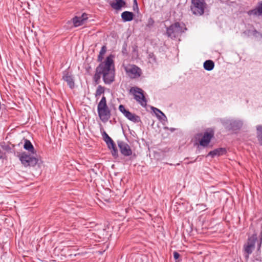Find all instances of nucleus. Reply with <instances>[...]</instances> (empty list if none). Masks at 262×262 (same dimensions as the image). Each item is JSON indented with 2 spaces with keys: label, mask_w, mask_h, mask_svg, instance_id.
<instances>
[{
  "label": "nucleus",
  "mask_w": 262,
  "mask_h": 262,
  "mask_svg": "<svg viewBox=\"0 0 262 262\" xmlns=\"http://www.w3.org/2000/svg\"><path fill=\"white\" fill-rule=\"evenodd\" d=\"M106 52V47L105 46L102 47L98 56L97 61L101 62L96 68L95 74L93 77V80L96 84L100 82L101 75L105 84H110L115 80V71L113 56H107L104 62H102L103 56Z\"/></svg>",
  "instance_id": "f257e3e1"
},
{
  "label": "nucleus",
  "mask_w": 262,
  "mask_h": 262,
  "mask_svg": "<svg viewBox=\"0 0 262 262\" xmlns=\"http://www.w3.org/2000/svg\"><path fill=\"white\" fill-rule=\"evenodd\" d=\"M97 112L98 116L102 122H107L110 119L111 112L107 104L106 99L104 96H102L98 104Z\"/></svg>",
  "instance_id": "f03ea898"
},
{
  "label": "nucleus",
  "mask_w": 262,
  "mask_h": 262,
  "mask_svg": "<svg viewBox=\"0 0 262 262\" xmlns=\"http://www.w3.org/2000/svg\"><path fill=\"white\" fill-rule=\"evenodd\" d=\"M221 122L228 131L236 132L240 130L243 125L242 120L236 119H222Z\"/></svg>",
  "instance_id": "7ed1b4c3"
},
{
  "label": "nucleus",
  "mask_w": 262,
  "mask_h": 262,
  "mask_svg": "<svg viewBox=\"0 0 262 262\" xmlns=\"http://www.w3.org/2000/svg\"><path fill=\"white\" fill-rule=\"evenodd\" d=\"M129 93L134 96V99L141 106L143 107L146 106L147 100L142 89L137 86H133L130 89Z\"/></svg>",
  "instance_id": "20e7f679"
},
{
  "label": "nucleus",
  "mask_w": 262,
  "mask_h": 262,
  "mask_svg": "<svg viewBox=\"0 0 262 262\" xmlns=\"http://www.w3.org/2000/svg\"><path fill=\"white\" fill-rule=\"evenodd\" d=\"M206 5L205 0H191L190 10L193 14L202 15L204 13Z\"/></svg>",
  "instance_id": "39448f33"
},
{
  "label": "nucleus",
  "mask_w": 262,
  "mask_h": 262,
  "mask_svg": "<svg viewBox=\"0 0 262 262\" xmlns=\"http://www.w3.org/2000/svg\"><path fill=\"white\" fill-rule=\"evenodd\" d=\"M21 164L25 167L34 166L39 161V159L33 156L27 154L25 152L19 154L17 155Z\"/></svg>",
  "instance_id": "423d86ee"
},
{
  "label": "nucleus",
  "mask_w": 262,
  "mask_h": 262,
  "mask_svg": "<svg viewBox=\"0 0 262 262\" xmlns=\"http://www.w3.org/2000/svg\"><path fill=\"white\" fill-rule=\"evenodd\" d=\"M182 27L179 22L171 25L166 30V34L168 37L176 38L179 34L183 32Z\"/></svg>",
  "instance_id": "0eeeda50"
},
{
  "label": "nucleus",
  "mask_w": 262,
  "mask_h": 262,
  "mask_svg": "<svg viewBox=\"0 0 262 262\" xmlns=\"http://www.w3.org/2000/svg\"><path fill=\"white\" fill-rule=\"evenodd\" d=\"M125 71L131 79L137 78L142 74L141 69L135 64H129L124 68Z\"/></svg>",
  "instance_id": "6e6552de"
},
{
  "label": "nucleus",
  "mask_w": 262,
  "mask_h": 262,
  "mask_svg": "<svg viewBox=\"0 0 262 262\" xmlns=\"http://www.w3.org/2000/svg\"><path fill=\"white\" fill-rule=\"evenodd\" d=\"M257 241V235L253 234L248 238L247 243L244 245V251L246 253L245 257L247 260L249 258V255L252 253L255 247V242Z\"/></svg>",
  "instance_id": "1a4fd4ad"
},
{
  "label": "nucleus",
  "mask_w": 262,
  "mask_h": 262,
  "mask_svg": "<svg viewBox=\"0 0 262 262\" xmlns=\"http://www.w3.org/2000/svg\"><path fill=\"white\" fill-rule=\"evenodd\" d=\"M117 144L121 154L125 157H129L133 154V151L130 146L126 142L122 141H118Z\"/></svg>",
  "instance_id": "9d476101"
},
{
  "label": "nucleus",
  "mask_w": 262,
  "mask_h": 262,
  "mask_svg": "<svg viewBox=\"0 0 262 262\" xmlns=\"http://www.w3.org/2000/svg\"><path fill=\"white\" fill-rule=\"evenodd\" d=\"M214 135V131L210 129L209 131L205 132L202 138L200 140V145L203 147H207Z\"/></svg>",
  "instance_id": "9b49d317"
},
{
  "label": "nucleus",
  "mask_w": 262,
  "mask_h": 262,
  "mask_svg": "<svg viewBox=\"0 0 262 262\" xmlns=\"http://www.w3.org/2000/svg\"><path fill=\"white\" fill-rule=\"evenodd\" d=\"M62 79L67 82V84L71 89L74 88L75 82L74 76L72 72L69 71L68 69L62 72Z\"/></svg>",
  "instance_id": "f8f14e48"
},
{
  "label": "nucleus",
  "mask_w": 262,
  "mask_h": 262,
  "mask_svg": "<svg viewBox=\"0 0 262 262\" xmlns=\"http://www.w3.org/2000/svg\"><path fill=\"white\" fill-rule=\"evenodd\" d=\"M249 15H254L255 16H260L262 15V1L259 2L257 6L254 9L250 10L248 12Z\"/></svg>",
  "instance_id": "ddd939ff"
},
{
  "label": "nucleus",
  "mask_w": 262,
  "mask_h": 262,
  "mask_svg": "<svg viewBox=\"0 0 262 262\" xmlns=\"http://www.w3.org/2000/svg\"><path fill=\"white\" fill-rule=\"evenodd\" d=\"M227 152L226 149L225 148H216L212 151H210L207 156H210L212 158L214 157L215 156H220L221 155H223L226 154Z\"/></svg>",
  "instance_id": "4468645a"
},
{
  "label": "nucleus",
  "mask_w": 262,
  "mask_h": 262,
  "mask_svg": "<svg viewBox=\"0 0 262 262\" xmlns=\"http://www.w3.org/2000/svg\"><path fill=\"white\" fill-rule=\"evenodd\" d=\"M115 2H112L110 3V5L114 9L118 10H120L122 7H124L126 3L123 0H115Z\"/></svg>",
  "instance_id": "2eb2a0df"
},
{
  "label": "nucleus",
  "mask_w": 262,
  "mask_h": 262,
  "mask_svg": "<svg viewBox=\"0 0 262 262\" xmlns=\"http://www.w3.org/2000/svg\"><path fill=\"white\" fill-rule=\"evenodd\" d=\"M134 14L129 11H124L121 14V17L124 21H130L134 18Z\"/></svg>",
  "instance_id": "dca6fc26"
},
{
  "label": "nucleus",
  "mask_w": 262,
  "mask_h": 262,
  "mask_svg": "<svg viewBox=\"0 0 262 262\" xmlns=\"http://www.w3.org/2000/svg\"><path fill=\"white\" fill-rule=\"evenodd\" d=\"M107 147L111 150L112 155L114 157L117 158L118 157V149L114 141L108 144Z\"/></svg>",
  "instance_id": "f3484780"
},
{
  "label": "nucleus",
  "mask_w": 262,
  "mask_h": 262,
  "mask_svg": "<svg viewBox=\"0 0 262 262\" xmlns=\"http://www.w3.org/2000/svg\"><path fill=\"white\" fill-rule=\"evenodd\" d=\"M126 118H127L129 120L134 123H138L139 122H141V119L139 116H137L135 114H133L130 112H129Z\"/></svg>",
  "instance_id": "a211bd4d"
},
{
  "label": "nucleus",
  "mask_w": 262,
  "mask_h": 262,
  "mask_svg": "<svg viewBox=\"0 0 262 262\" xmlns=\"http://www.w3.org/2000/svg\"><path fill=\"white\" fill-rule=\"evenodd\" d=\"M203 67L205 70L210 71L213 69L214 63L211 60H207L204 62Z\"/></svg>",
  "instance_id": "6ab92c4d"
},
{
  "label": "nucleus",
  "mask_w": 262,
  "mask_h": 262,
  "mask_svg": "<svg viewBox=\"0 0 262 262\" xmlns=\"http://www.w3.org/2000/svg\"><path fill=\"white\" fill-rule=\"evenodd\" d=\"M24 148L26 149L29 151V152H31V153L34 154L35 152V149L34 148L31 143V142L28 140L26 139L25 140V144L24 145Z\"/></svg>",
  "instance_id": "aec40b11"
},
{
  "label": "nucleus",
  "mask_w": 262,
  "mask_h": 262,
  "mask_svg": "<svg viewBox=\"0 0 262 262\" xmlns=\"http://www.w3.org/2000/svg\"><path fill=\"white\" fill-rule=\"evenodd\" d=\"M151 109L153 111V112L156 114L157 117H158L160 119L164 120L165 119H166V117L164 115V114L158 108L154 107H151Z\"/></svg>",
  "instance_id": "412c9836"
},
{
  "label": "nucleus",
  "mask_w": 262,
  "mask_h": 262,
  "mask_svg": "<svg viewBox=\"0 0 262 262\" xmlns=\"http://www.w3.org/2000/svg\"><path fill=\"white\" fill-rule=\"evenodd\" d=\"M72 20L75 27H79L84 24L83 21H81V18L79 16H76Z\"/></svg>",
  "instance_id": "4be33fe9"
},
{
  "label": "nucleus",
  "mask_w": 262,
  "mask_h": 262,
  "mask_svg": "<svg viewBox=\"0 0 262 262\" xmlns=\"http://www.w3.org/2000/svg\"><path fill=\"white\" fill-rule=\"evenodd\" d=\"M105 88L104 86L101 85H99L95 94V97L97 98L100 96L102 94H104L105 92Z\"/></svg>",
  "instance_id": "5701e85b"
},
{
  "label": "nucleus",
  "mask_w": 262,
  "mask_h": 262,
  "mask_svg": "<svg viewBox=\"0 0 262 262\" xmlns=\"http://www.w3.org/2000/svg\"><path fill=\"white\" fill-rule=\"evenodd\" d=\"M256 129H257V137L258 139V140L260 144V145H262V125H257L256 126Z\"/></svg>",
  "instance_id": "b1692460"
},
{
  "label": "nucleus",
  "mask_w": 262,
  "mask_h": 262,
  "mask_svg": "<svg viewBox=\"0 0 262 262\" xmlns=\"http://www.w3.org/2000/svg\"><path fill=\"white\" fill-rule=\"evenodd\" d=\"M102 136L103 137L104 141L106 142L107 145L109 144L110 143L114 141L105 131H103V132L102 134Z\"/></svg>",
  "instance_id": "393cba45"
},
{
  "label": "nucleus",
  "mask_w": 262,
  "mask_h": 262,
  "mask_svg": "<svg viewBox=\"0 0 262 262\" xmlns=\"http://www.w3.org/2000/svg\"><path fill=\"white\" fill-rule=\"evenodd\" d=\"M119 110L124 115L125 117L127 116L129 111L125 109L124 105L120 104L119 106Z\"/></svg>",
  "instance_id": "a878e982"
},
{
  "label": "nucleus",
  "mask_w": 262,
  "mask_h": 262,
  "mask_svg": "<svg viewBox=\"0 0 262 262\" xmlns=\"http://www.w3.org/2000/svg\"><path fill=\"white\" fill-rule=\"evenodd\" d=\"M148 57L150 60V62H156V57L152 52L148 53Z\"/></svg>",
  "instance_id": "bb28decb"
},
{
  "label": "nucleus",
  "mask_w": 262,
  "mask_h": 262,
  "mask_svg": "<svg viewBox=\"0 0 262 262\" xmlns=\"http://www.w3.org/2000/svg\"><path fill=\"white\" fill-rule=\"evenodd\" d=\"M122 53L123 55H127L128 51H127V45L126 43L124 42L122 49Z\"/></svg>",
  "instance_id": "cd10ccee"
},
{
  "label": "nucleus",
  "mask_w": 262,
  "mask_h": 262,
  "mask_svg": "<svg viewBox=\"0 0 262 262\" xmlns=\"http://www.w3.org/2000/svg\"><path fill=\"white\" fill-rule=\"evenodd\" d=\"M81 18V21H83L84 23L86 21V20L88 19V14L85 13H83L81 16H79Z\"/></svg>",
  "instance_id": "c85d7f7f"
},
{
  "label": "nucleus",
  "mask_w": 262,
  "mask_h": 262,
  "mask_svg": "<svg viewBox=\"0 0 262 262\" xmlns=\"http://www.w3.org/2000/svg\"><path fill=\"white\" fill-rule=\"evenodd\" d=\"M133 10L134 11H139V8L137 0H134L133 2Z\"/></svg>",
  "instance_id": "c756f323"
},
{
  "label": "nucleus",
  "mask_w": 262,
  "mask_h": 262,
  "mask_svg": "<svg viewBox=\"0 0 262 262\" xmlns=\"http://www.w3.org/2000/svg\"><path fill=\"white\" fill-rule=\"evenodd\" d=\"M154 23V20L151 18H150L148 19V24L147 25V26L149 27L151 26H152Z\"/></svg>",
  "instance_id": "7c9ffc66"
},
{
  "label": "nucleus",
  "mask_w": 262,
  "mask_h": 262,
  "mask_svg": "<svg viewBox=\"0 0 262 262\" xmlns=\"http://www.w3.org/2000/svg\"><path fill=\"white\" fill-rule=\"evenodd\" d=\"M180 255L178 252L176 251L173 252V257L176 260H177L180 257Z\"/></svg>",
  "instance_id": "2f4dec72"
},
{
  "label": "nucleus",
  "mask_w": 262,
  "mask_h": 262,
  "mask_svg": "<svg viewBox=\"0 0 262 262\" xmlns=\"http://www.w3.org/2000/svg\"><path fill=\"white\" fill-rule=\"evenodd\" d=\"M164 129L169 130L171 132H173L176 130L175 128H173V127L169 128L168 127H164Z\"/></svg>",
  "instance_id": "473e14b6"
},
{
  "label": "nucleus",
  "mask_w": 262,
  "mask_h": 262,
  "mask_svg": "<svg viewBox=\"0 0 262 262\" xmlns=\"http://www.w3.org/2000/svg\"><path fill=\"white\" fill-rule=\"evenodd\" d=\"M259 33L255 29L253 31V35H256L257 34H259Z\"/></svg>",
  "instance_id": "72a5a7b5"
},
{
  "label": "nucleus",
  "mask_w": 262,
  "mask_h": 262,
  "mask_svg": "<svg viewBox=\"0 0 262 262\" xmlns=\"http://www.w3.org/2000/svg\"><path fill=\"white\" fill-rule=\"evenodd\" d=\"M261 244V240L260 241L259 243L258 244L257 250L259 251L260 250Z\"/></svg>",
  "instance_id": "f704fd0d"
},
{
  "label": "nucleus",
  "mask_w": 262,
  "mask_h": 262,
  "mask_svg": "<svg viewBox=\"0 0 262 262\" xmlns=\"http://www.w3.org/2000/svg\"><path fill=\"white\" fill-rule=\"evenodd\" d=\"M3 158V152L0 150V159Z\"/></svg>",
  "instance_id": "c9c22d12"
},
{
  "label": "nucleus",
  "mask_w": 262,
  "mask_h": 262,
  "mask_svg": "<svg viewBox=\"0 0 262 262\" xmlns=\"http://www.w3.org/2000/svg\"><path fill=\"white\" fill-rule=\"evenodd\" d=\"M91 69V67L89 66L88 68L86 69V70L88 71L89 70Z\"/></svg>",
  "instance_id": "e433bc0d"
}]
</instances>
